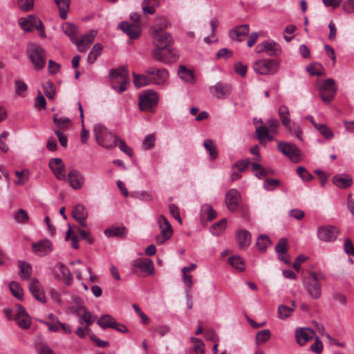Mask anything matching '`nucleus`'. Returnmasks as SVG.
Returning <instances> with one entry per match:
<instances>
[{
  "label": "nucleus",
  "mask_w": 354,
  "mask_h": 354,
  "mask_svg": "<svg viewBox=\"0 0 354 354\" xmlns=\"http://www.w3.org/2000/svg\"><path fill=\"white\" fill-rule=\"evenodd\" d=\"M324 277L321 273L310 272L308 277L302 279L303 285L308 295L314 299H318L322 295L321 281Z\"/></svg>",
  "instance_id": "1"
},
{
  "label": "nucleus",
  "mask_w": 354,
  "mask_h": 354,
  "mask_svg": "<svg viewBox=\"0 0 354 354\" xmlns=\"http://www.w3.org/2000/svg\"><path fill=\"white\" fill-rule=\"evenodd\" d=\"M111 84L112 88L119 93L127 88L129 82L128 71L125 67L113 69L110 71Z\"/></svg>",
  "instance_id": "2"
},
{
  "label": "nucleus",
  "mask_w": 354,
  "mask_h": 354,
  "mask_svg": "<svg viewBox=\"0 0 354 354\" xmlns=\"http://www.w3.org/2000/svg\"><path fill=\"white\" fill-rule=\"evenodd\" d=\"M94 136L97 142L102 147L111 149L116 145L117 138L104 126L96 124L93 128Z\"/></svg>",
  "instance_id": "3"
},
{
  "label": "nucleus",
  "mask_w": 354,
  "mask_h": 354,
  "mask_svg": "<svg viewBox=\"0 0 354 354\" xmlns=\"http://www.w3.org/2000/svg\"><path fill=\"white\" fill-rule=\"evenodd\" d=\"M30 59L35 70H41L45 66L46 55L44 49L37 44H31L28 46Z\"/></svg>",
  "instance_id": "4"
},
{
  "label": "nucleus",
  "mask_w": 354,
  "mask_h": 354,
  "mask_svg": "<svg viewBox=\"0 0 354 354\" xmlns=\"http://www.w3.org/2000/svg\"><path fill=\"white\" fill-rule=\"evenodd\" d=\"M319 96L325 103H329L335 97L337 88L333 79L324 80L318 87Z\"/></svg>",
  "instance_id": "5"
},
{
  "label": "nucleus",
  "mask_w": 354,
  "mask_h": 354,
  "mask_svg": "<svg viewBox=\"0 0 354 354\" xmlns=\"http://www.w3.org/2000/svg\"><path fill=\"white\" fill-rule=\"evenodd\" d=\"M158 224L160 233L156 236V241L157 244L162 245L171 237L173 230L168 220L162 215L158 217Z\"/></svg>",
  "instance_id": "6"
},
{
  "label": "nucleus",
  "mask_w": 354,
  "mask_h": 354,
  "mask_svg": "<svg viewBox=\"0 0 354 354\" xmlns=\"http://www.w3.org/2000/svg\"><path fill=\"white\" fill-rule=\"evenodd\" d=\"M158 96L153 91H147L140 95L139 106L140 110L150 111L158 104Z\"/></svg>",
  "instance_id": "7"
},
{
  "label": "nucleus",
  "mask_w": 354,
  "mask_h": 354,
  "mask_svg": "<svg viewBox=\"0 0 354 354\" xmlns=\"http://www.w3.org/2000/svg\"><path fill=\"white\" fill-rule=\"evenodd\" d=\"M254 71L261 75H272L278 69V64L271 59H262L257 61L253 64Z\"/></svg>",
  "instance_id": "8"
},
{
  "label": "nucleus",
  "mask_w": 354,
  "mask_h": 354,
  "mask_svg": "<svg viewBox=\"0 0 354 354\" xmlns=\"http://www.w3.org/2000/svg\"><path fill=\"white\" fill-rule=\"evenodd\" d=\"M152 56L153 58L164 64H169L176 61L177 56L174 49L169 47L161 48H155L152 51Z\"/></svg>",
  "instance_id": "9"
},
{
  "label": "nucleus",
  "mask_w": 354,
  "mask_h": 354,
  "mask_svg": "<svg viewBox=\"0 0 354 354\" xmlns=\"http://www.w3.org/2000/svg\"><path fill=\"white\" fill-rule=\"evenodd\" d=\"M153 272V264L148 259H138L133 263V272L144 276H149Z\"/></svg>",
  "instance_id": "10"
},
{
  "label": "nucleus",
  "mask_w": 354,
  "mask_h": 354,
  "mask_svg": "<svg viewBox=\"0 0 354 354\" xmlns=\"http://www.w3.org/2000/svg\"><path fill=\"white\" fill-rule=\"evenodd\" d=\"M278 149L285 156L288 157L292 162L300 161L301 151L294 144L286 142H279Z\"/></svg>",
  "instance_id": "11"
},
{
  "label": "nucleus",
  "mask_w": 354,
  "mask_h": 354,
  "mask_svg": "<svg viewBox=\"0 0 354 354\" xmlns=\"http://www.w3.org/2000/svg\"><path fill=\"white\" fill-rule=\"evenodd\" d=\"M147 74H149L151 84L161 85L167 81L169 74L165 68L149 67L147 69Z\"/></svg>",
  "instance_id": "12"
},
{
  "label": "nucleus",
  "mask_w": 354,
  "mask_h": 354,
  "mask_svg": "<svg viewBox=\"0 0 354 354\" xmlns=\"http://www.w3.org/2000/svg\"><path fill=\"white\" fill-rule=\"evenodd\" d=\"M209 90L214 97L225 99L231 94L232 86L230 84L219 82L210 86Z\"/></svg>",
  "instance_id": "13"
},
{
  "label": "nucleus",
  "mask_w": 354,
  "mask_h": 354,
  "mask_svg": "<svg viewBox=\"0 0 354 354\" xmlns=\"http://www.w3.org/2000/svg\"><path fill=\"white\" fill-rule=\"evenodd\" d=\"M255 50L257 53L265 52L269 56H277L281 53L279 45L274 41H266L258 44L255 48Z\"/></svg>",
  "instance_id": "14"
},
{
  "label": "nucleus",
  "mask_w": 354,
  "mask_h": 354,
  "mask_svg": "<svg viewBox=\"0 0 354 354\" xmlns=\"http://www.w3.org/2000/svg\"><path fill=\"white\" fill-rule=\"evenodd\" d=\"M153 43L156 46V48L162 49L170 46L173 43V40L169 33L156 30L153 34Z\"/></svg>",
  "instance_id": "15"
},
{
  "label": "nucleus",
  "mask_w": 354,
  "mask_h": 354,
  "mask_svg": "<svg viewBox=\"0 0 354 354\" xmlns=\"http://www.w3.org/2000/svg\"><path fill=\"white\" fill-rule=\"evenodd\" d=\"M48 165L57 179H66L65 165L61 158H54L50 159Z\"/></svg>",
  "instance_id": "16"
},
{
  "label": "nucleus",
  "mask_w": 354,
  "mask_h": 354,
  "mask_svg": "<svg viewBox=\"0 0 354 354\" xmlns=\"http://www.w3.org/2000/svg\"><path fill=\"white\" fill-rule=\"evenodd\" d=\"M337 234L338 230L334 226L320 227L317 230L318 238L325 242L335 241Z\"/></svg>",
  "instance_id": "17"
},
{
  "label": "nucleus",
  "mask_w": 354,
  "mask_h": 354,
  "mask_svg": "<svg viewBox=\"0 0 354 354\" xmlns=\"http://www.w3.org/2000/svg\"><path fill=\"white\" fill-rule=\"evenodd\" d=\"M15 320L19 327L23 329H28L31 324V320L25 308L18 306Z\"/></svg>",
  "instance_id": "18"
},
{
  "label": "nucleus",
  "mask_w": 354,
  "mask_h": 354,
  "mask_svg": "<svg viewBox=\"0 0 354 354\" xmlns=\"http://www.w3.org/2000/svg\"><path fill=\"white\" fill-rule=\"evenodd\" d=\"M241 196L236 189H231L225 194V203L227 209L234 212L238 209Z\"/></svg>",
  "instance_id": "19"
},
{
  "label": "nucleus",
  "mask_w": 354,
  "mask_h": 354,
  "mask_svg": "<svg viewBox=\"0 0 354 354\" xmlns=\"http://www.w3.org/2000/svg\"><path fill=\"white\" fill-rule=\"evenodd\" d=\"M29 290L33 297L41 303L46 302V297L40 282L36 278L30 279Z\"/></svg>",
  "instance_id": "20"
},
{
  "label": "nucleus",
  "mask_w": 354,
  "mask_h": 354,
  "mask_svg": "<svg viewBox=\"0 0 354 354\" xmlns=\"http://www.w3.org/2000/svg\"><path fill=\"white\" fill-rule=\"evenodd\" d=\"M95 35L96 32L95 30H91L88 33L82 36L80 39H78L77 37L73 44L77 46L80 52H85L94 41Z\"/></svg>",
  "instance_id": "21"
},
{
  "label": "nucleus",
  "mask_w": 354,
  "mask_h": 354,
  "mask_svg": "<svg viewBox=\"0 0 354 354\" xmlns=\"http://www.w3.org/2000/svg\"><path fill=\"white\" fill-rule=\"evenodd\" d=\"M68 181L74 189H80L84 184V176L77 170H71L68 174Z\"/></svg>",
  "instance_id": "22"
},
{
  "label": "nucleus",
  "mask_w": 354,
  "mask_h": 354,
  "mask_svg": "<svg viewBox=\"0 0 354 354\" xmlns=\"http://www.w3.org/2000/svg\"><path fill=\"white\" fill-rule=\"evenodd\" d=\"M118 26L131 39H137L141 33L140 27L136 24H129L127 21H122Z\"/></svg>",
  "instance_id": "23"
},
{
  "label": "nucleus",
  "mask_w": 354,
  "mask_h": 354,
  "mask_svg": "<svg viewBox=\"0 0 354 354\" xmlns=\"http://www.w3.org/2000/svg\"><path fill=\"white\" fill-rule=\"evenodd\" d=\"M72 216L81 226H86V221L88 217V212L84 205L82 204L77 205L72 211Z\"/></svg>",
  "instance_id": "24"
},
{
  "label": "nucleus",
  "mask_w": 354,
  "mask_h": 354,
  "mask_svg": "<svg viewBox=\"0 0 354 354\" xmlns=\"http://www.w3.org/2000/svg\"><path fill=\"white\" fill-rule=\"evenodd\" d=\"M315 335V331L309 328H302L299 330H297L295 332L297 342L301 346L305 344L310 339H312Z\"/></svg>",
  "instance_id": "25"
},
{
  "label": "nucleus",
  "mask_w": 354,
  "mask_h": 354,
  "mask_svg": "<svg viewBox=\"0 0 354 354\" xmlns=\"http://www.w3.org/2000/svg\"><path fill=\"white\" fill-rule=\"evenodd\" d=\"M32 250L39 256H46L52 251V243L48 240H42L32 244Z\"/></svg>",
  "instance_id": "26"
},
{
  "label": "nucleus",
  "mask_w": 354,
  "mask_h": 354,
  "mask_svg": "<svg viewBox=\"0 0 354 354\" xmlns=\"http://www.w3.org/2000/svg\"><path fill=\"white\" fill-rule=\"evenodd\" d=\"M333 183L339 188L346 189L352 185L353 180L348 175L339 174L333 178Z\"/></svg>",
  "instance_id": "27"
},
{
  "label": "nucleus",
  "mask_w": 354,
  "mask_h": 354,
  "mask_svg": "<svg viewBox=\"0 0 354 354\" xmlns=\"http://www.w3.org/2000/svg\"><path fill=\"white\" fill-rule=\"evenodd\" d=\"M279 116L283 126L287 129L288 132L291 133L292 129L290 118V111L286 106L283 105L279 108Z\"/></svg>",
  "instance_id": "28"
},
{
  "label": "nucleus",
  "mask_w": 354,
  "mask_h": 354,
  "mask_svg": "<svg viewBox=\"0 0 354 354\" xmlns=\"http://www.w3.org/2000/svg\"><path fill=\"white\" fill-rule=\"evenodd\" d=\"M249 30V26L247 24L239 26L230 30V37L234 40L242 41V37L248 35Z\"/></svg>",
  "instance_id": "29"
},
{
  "label": "nucleus",
  "mask_w": 354,
  "mask_h": 354,
  "mask_svg": "<svg viewBox=\"0 0 354 354\" xmlns=\"http://www.w3.org/2000/svg\"><path fill=\"white\" fill-rule=\"evenodd\" d=\"M38 19L34 15H30L26 18L21 17L19 19V24L20 27L26 32H30L34 28Z\"/></svg>",
  "instance_id": "30"
},
{
  "label": "nucleus",
  "mask_w": 354,
  "mask_h": 354,
  "mask_svg": "<svg viewBox=\"0 0 354 354\" xmlns=\"http://www.w3.org/2000/svg\"><path fill=\"white\" fill-rule=\"evenodd\" d=\"M236 240L239 247L245 249L250 244L251 235L246 230H240L236 234Z\"/></svg>",
  "instance_id": "31"
},
{
  "label": "nucleus",
  "mask_w": 354,
  "mask_h": 354,
  "mask_svg": "<svg viewBox=\"0 0 354 354\" xmlns=\"http://www.w3.org/2000/svg\"><path fill=\"white\" fill-rule=\"evenodd\" d=\"M62 30L70 38L71 42L74 43L75 41L77 32V28L75 25L71 23H64L62 26Z\"/></svg>",
  "instance_id": "32"
},
{
  "label": "nucleus",
  "mask_w": 354,
  "mask_h": 354,
  "mask_svg": "<svg viewBox=\"0 0 354 354\" xmlns=\"http://www.w3.org/2000/svg\"><path fill=\"white\" fill-rule=\"evenodd\" d=\"M159 5L158 0H143L142 3V12L145 15H153Z\"/></svg>",
  "instance_id": "33"
},
{
  "label": "nucleus",
  "mask_w": 354,
  "mask_h": 354,
  "mask_svg": "<svg viewBox=\"0 0 354 354\" xmlns=\"http://www.w3.org/2000/svg\"><path fill=\"white\" fill-rule=\"evenodd\" d=\"M53 120L57 127V130H60L61 131L68 129L72 125V122L69 118L65 117L58 118L57 114L53 115Z\"/></svg>",
  "instance_id": "34"
},
{
  "label": "nucleus",
  "mask_w": 354,
  "mask_h": 354,
  "mask_svg": "<svg viewBox=\"0 0 354 354\" xmlns=\"http://www.w3.org/2000/svg\"><path fill=\"white\" fill-rule=\"evenodd\" d=\"M127 230L124 227H113L104 230V234L107 237L116 236L124 238L127 236Z\"/></svg>",
  "instance_id": "35"
},
{
  "label": "nucleus",
  "mask_w": 354,
  "mask_h": 354,
  "mask_svg": "<svg viewBox=\"0 0 354 354\" xmlns=\"http://www.w3.org/2000/svg\"><path fill=\"white\" fill-rule=\"evenodd\" d=\"M133 83L137 88H140L148 84H151V79L149 74H147V71L144 75H138L135 73H133Z\"/></svg>",
  "instance_id": "36"
},
{
  "label": "nucleus",
  "mask_w": 354,
  "mask_h": 354,
  "mask_svg": "<svg viewBox=\"0 0 354 354\" xmlns=\"http://www.w3.org/2000/svg\"><path fill=\"white\" fill-rule=\"evenodd\" d=\"M115 322L116 320L115 318L111 317L109 315H104L100 317L99 320L97 321V324L102 328H113V327L115 326Z\"/></svg>",
  "instance_id": "37"
},
{
  "label": "nucleus",
  "mask_w": 354,
  "mask_h": 354,
  "mask_svg": "<svg viewBox=\"0 0 354 354\" xmlns=\"http://www.w3.org/2000/svg\"><path fill=\"white\" fill-rule=\"evenodd\" d=\"M55 3L58 6L59 11V17L62 19H66L67 17V12L70 8V0H55Z\"/></svg>",
  "instance_id": "38"
},
{
  "label": "nucleus",
  "mask_w": 354,
  "mask_h": 354,
  "mask_svg": "<svg viewBox=\"0 0 354 354\" xmlns=\"http://www.w3.org/2000/svg\"><path fill=\"white\" fill-rule=\"evenodd\" d=\"M178 76L180 79L187 83H192L194 80V75L191 70L180 66L178 69Z\"/></svg>",
  "instance_id": "39"
},
{
  "label": "nucleus",
  "mask_w": 354,
  "mask_h": 354,
  "mask_svg": "<svg viewBox=\"0 0 354 354\" xmlns=\"http://www.w3.org/2000/svg\"><path fill=\"white\" fill-rule=\"evenodd\" d=\"M77 315L79 316V323L81 325L85 323L86 326H90L95 322V318L91 313L84 308L82 309V313H79Z\"/></svg>",
  "instance_id": "40"
},
{
  "label": "nucleus",
  "mask_w": 354,
  "mask_h": 354,
  "mask_svg": "<svg viewBox=\"0 0 354 354\" xmlns=\"http://www.w3.org/2000/svg\"><path fill=\"white\" fill-rule=\"evenodd\" d=\"M102 50V46L97 43L95 44L91 50H90L88 57H87V62L89 64H93L97 58L100 55Z\"/></svg>",
  "instance_id": "41"
},
{
  "label": "nucleus",
  "mask_w": 354,
  "mask_h": 354,
  "mask_svg": "<svg viewBox=\"0 0 354 354\" xmlns=\"http://www.w3.org/2000/svg\"><path fill=\"white\" fill-rule=\"evenodd\" d=\"M19 274L21 279L24 280L28 279L32 273V268L28 263L26 262L19 263Z\"/></svg>",
  "instance_id": "42"
},
{
  "label": "nucleus",
  "mask_w": 354,
  "mask_h": 354,
  "mask_svg": "<svg viewBox=\"0 0 354 354\" xmlns=\"http://www.w3.org/2000/svg\"><path fill=\"white\" fill-rule=\"evenodd\" d=\"M228 262L237 270L243 271L245 270V261L240 256L235 255L230 257Z\"/></svg>",
  "instance_id": "43"
},
{
  "label": "nucleus",
  "mask_w": 354,
  "mask_h": 354,
  "mask_svg": "<svg viewBox=\"0 0 354 354\" xmlns=\"http://www.w3.org/2000/svg\"><path fill=\"white\" fill-rule=\"evenodd\" d=\"M204 147L209 152L210 157L212 160L218 157V152L216 147L213 141L210 139L205 140L203 143Z\"/></svg>",
  "instance_id": "44"
},
{
  "label": "nucleus",
  "mask_w": 354,
  "mask_h": 354,
  "mask_svg": "<svg viewBox=\"0 0 354 354\" xmlns=\"http://www.w3.org/2000/svg\"><path fill=\"white\" fill-rule=\"evenodd\" d=\"M270 245V241L268 236L260 235L257 240L256 246L260 252H264Z\"/></svg>",
  "instance_id": "45"
},
{
  "label": "nucleus",
  "mask_w": 354,
  "mask_h": 354,
  "mask_svg": "<svg viewBox=\"0 0 354 354\" xmlns=\"http://www.w3.org/2000/svg\"><path fill=\"white\" fill-rule=\"evenodd\" d=\"M9 288L13 296L19 300H22L24 291L18 283L15 281L10 282L9 284Z\"/></svg>",
  "instance_id": "46"
},
{
  "label": "nucleus",
  "mask_w": 354,
  "mask_h": 354,
  "mask_svg": "<svg viewBox=\"0 0 354 354\" xmlns=\"http://www.w3.org/2000/svg\"><path fill=\"white\" fill-rule=\"evenodd\" d=\"M226 223V218H223L220 221L214 223L211 228L212 234L219 236L225 230Z\"/></svg>",
  "instance_id": "47"
},
{
  "label": "nucleus",
  "mask_w": 354,
  "mask_h": 354,
  "mask_svg": "<svg viewBox=\"0 0 354 354\" xmlns=\"http://www.w3.org/2000/svg\"><path fill=\"white\" fill-rule=\"evenodd\" d=\"M271 333L268 329H264L259 331L256 335V343L257 344H261L266 342L270 338Z\"/></svg>",
  "instance_id": "48"
},
{
  "label": "nucleus",
  "mask_w": 354,
  "mask_h": 354,
  "mask_svg": "<svg viewBox=\"0 0 354 354\" xmlns=\"http://www.w3.org/2000/svg\"><path fill=\"white\" fill-rule=\"evenodd\" d=\"M57 268L59 269V270L61 272L63 278L66 280V282L67 284H70L71 281L73 280L72 275L71 274V272L69 269L63 263H58L56 265Z\"/></svg>",
  "instance_id": "49"
},
{
  "label": "nucleus",
  "mask_w": 354,
  "mask_h": 354,
  "mask_svg": "<svg viewBox=\"0 0 354 354\" xmlns=\"http://www.w3.org/2000/svg\"><path fill=\"white\" fill-rule=\"evenodd\" d=\"M294 310L293 308H290L284 305L278 306L277 313L279 319H284L288 318Z\"/></svg>",
  "instance_id": "50"
},
{
  "label": "nucleus",
  "mask_w": 354,
  "mask_h": 354,
  "mask_svg": "<svg viewBox=\"0 0 354 354\" xmlns=\"http://www.w3.org/2000/svg\"><path fill=\"white\" fill-rule=\"evenodd\" d=\"M44 92L47 97L53 99L55 95V87L51 81H48L44 84Z\"/></svg>",
  "instance_id": "51"
},
{
  "label": "nucleus",
  "mask_w": 354,
  "mask_h": 354,
  "mask_svg": "<svg viewBox=\"0 0 354 354\" xmlns=\"http://www.w3.org/2000/svg\"><path fill=\"white\" fill-rule=\"evenodd\" d=\"M269 133H271L270 131L265 125L257 127L256 129L257 138L261 144L263 143V140Z\"/></svg>",
  "instance_id": "52"
},
{
  "label": "nucleus",
  "mask_w": 354,
  "mask_h": 354,
  "mask_svg": "<svg viewBox=\"0 0 354 354\" xmlns=\"http://www.w3.org/2000/svg\"><path fill=\"white\" fill-rule=\"evenodd\" d=\"M288 241L286 239L282 238L279 239L277 244L275 246V251L277 253L281 254H286L288 250Z\"/></svg>",
  "instance_id": "53"
},
{
  "label": "nucleus",
  "mask_w": 354,
  "mask_h": 354,
  "mask_svg": "<svg viewBox=\"0 0 354 354\" xmlns=\"http://www.w3.org/2000/svg\"><path fill=\"white\" fill-rule=\"evenodd\" d=\"M15 220L17 223H25L28 221V215L26 211L23 209L18 210L14 216Z\"/></svg>",
  "instance_id": "54"
},
{
  "label": "nucleus",
  "mask_w": 354,
  "mask_h": 354,
  "mask_svg": "<svg viewBox=\"0 0 354 354\" xmlns=\"http://www.w3.org/2000/svg\"><path fill=\"white\" fill-rule=\"evenodd\" d=\"M19 8L24 11L28 12L34 7V0H17Z\"/></svg>",
  "instance_id": "55"
},
{
  "label": "nucleus",
  "mask_w": 354,
  "mask_h": 354,
  "mask_svg": "<svg viewBox=\"0 0 354 354\" xmlns=\"http://www.w3.org/2000/svg\"><path fill=\"white\" fill-rule=\"evenodd\" d=\"M317 130L326 139L329 140L334 136L332 130L324 124H321Z\"/></svg>",
  "instance_id": "56"
},
{
  "label": "nucleus",
  "mask_w": 354,
  "mask_h": 354,
  "mask_svg": "<svg viewBox=\"0 0 354 354\" xmlns=\"http://www.w3.org/2000/svg\"><path fill=\"white\" fill-rule=\"evenodd\" d=\"M279 185L280 182L277 179L268 178L263 183V187L268 191L275 189Z\"/></svg>",
  "instance_id": "57"
},
{
  "label": "nucleus",
  "mask_w": 354,
  "mask_h": 354,
  "mask_svg": "<svg viewBox=\"0 0 354 354\" xmlns=\"http://www.w3.org/2000/svg\"><path fill=\"white\" fill-rule=\"evenodd\" d=\"M297 173L304 181L308 182L313 178L306 168L301 166L297 167Z\"/></svg>",
  "instance_id": "58"
},
{
  "label": "nucleus",
  "mask_w": 354,
  "mask_h": 354,
  "mask_svg": "<svg viewBox=\"0 0 354 354\" xmlns=\"http://www.w3.org/2000/svg\"><path fill=\"white\" fill-rule=\"evenodd\" d=\"M155 140V136L152 134L146 136L142 142V149L145 150H149L151 148H153V147L154 146Z\"/></svg>",
  "instance_id": "59"
},
{
  "label": "nucleus",
  "mask_w": 354,
  "mask_h": 354,
  "mask_svg": "<svg viewBox=\"0 0 354 354\" xmlns=\"http://www.w3.org/2000/svg\"><path fill=\"white\" fill-rule=\"evenodd\" d=\"M310 350L317 354L322 353L323 344L319 337H316L315 342L310 346Z\"/></svg>",
  "instance_id": "60"
},
{
  "label": "nucleus",
  "mask_w": 354,
  "mask_h": 354,
  "mask_svg": "<svg viewBox=\"0 0 354 354\" xmlns=\"http://www.w3.org/2000/svg\"><path fill=\"white\" fill-rule=\"evenodd\" d=\"M15 92L17 95H21L27 90V84L21 80H16L15 82Z\"/></svg>",
  "instance_id": "61"
},
{
  "label": "nucleus",
  "mask_w": 354,
  "mask_h": 354,
  "mask_svg": "<svg viewBox=\"0 0 354 354\" xmlns=\"http://www.w3.org/2000/svg\"><path fill=\"white\" fill-rule=\"evenodd\" d=\"M268 128L272 133L277 134V128L279 127V122L277 119H269L267 121Z\"/></svg>",
  "instance_id": "62"
},
{
  "label": "nucleus",
  "mask_w": 354,
  "mask_h": 354,
  "mask_svg": "<svg viewBox=\"0 0 354 354\" xmlns=\"http://www.w3.org/2000/svg\"><path fill=\"white\" fill-rule=\"evenodd\" d=\"M344 250L347 254L354 256V245L350 239L345 240Z\"/></svg>",
  "instance_id": "63"
},
{
  "label": "nucleus",
  "mask_w": 354,
  "mask_h": 354,
  "mask_svg": "<svg viewBox=\"0 0 354 354\" xmlns=\"http://www.w3.org/2000/svg\"><path fill=\"white\" fill-rule=\"evenodd\" d=\"M342 8L347 13L354 12V0H346L344 1Z\"/></svg>",
  "instance_id": "64"
}]
</instances>
